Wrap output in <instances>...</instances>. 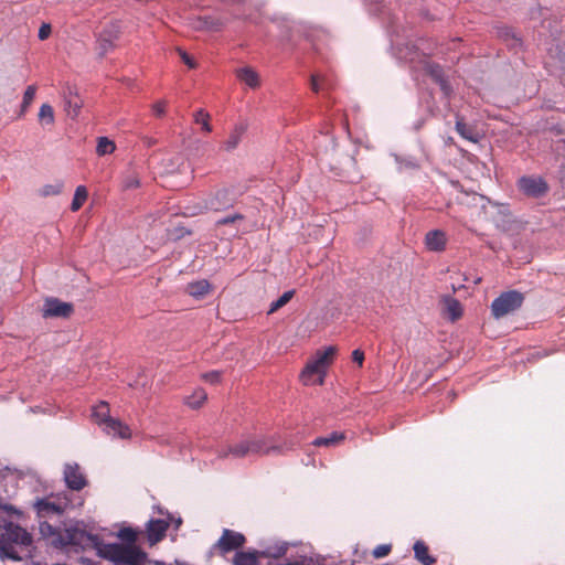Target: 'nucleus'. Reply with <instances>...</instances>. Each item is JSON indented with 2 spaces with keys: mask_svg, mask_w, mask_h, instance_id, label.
<instances>
[{
  "mask_svg": "<svg viewBox=\"0 0 565 565\" xmlns=\"http://www.w3.org/2000/svg\"><path fill=\"white\" fill-rule=\"evenodd\" d=\"M35 93H36V87L34 85H30L25 88L24 94H23L22 104H21V109L19 113L20 118L25 115L30 105L33 103Z\"/></svg>",
  "mask_w": 565,
  "mask_h": 565,
  "instance_id": "cd10ccee",
  "label": "nucleus"
},
{
  "mask_svg": "<svg viewBox=\"0 0 565 565\" xmlns=\"http://www.w3.org/2000/svg\"><path fill=\"white\" fill-rule=\"evenodd\" d=\"M391 550L392 546L390 544H381L373 550L372 555L375 558H382L387 556L391 553Z\"/></svg>",
  "mask_w": 565,
  "mask_h": 565,
  "instance_id": "e433bc0d",
  "label": "nucleus"
},
{
  "mask_svg": "<svg viewBox=\"0 0 565 565\" xmlns=\"http://www.w3.org/2000/svg\"><path fill=\"white\" fill-rule=\"evenodd\" d=\"M116 150V145L107 137H99L97 139L96 152L98 156L110 154Z\"/></svg>",
  "mask_w": 565,
  "mask_h": 565,
  "instance_id": "c85d7f7f",
  "label": "nucleus"
},
{
  "mask_svg": "<svg viewBox=\"0 0 565 565\" xmlns=\"http://www.w3.org/2000/svg\"><path fill=\"white\" fill-rule=\"evenodd\" d=\"M139 185H140V182H139L138 178H136V177H131V178L127 179L125 182L126 189L138 188Z\"/></svg>",
  "mask_w": 565,
  "mask_h": 565,
  "instance_id": "a18cd8bd",
  "label": "nucleus"
},
{
  "mask_svg": "<svg viewBox=\"0 0 565 565\" xmlns=\"http://www.w3.org/2000/svg\"><path fill=\"white\" fill-rule=\"evenodd\" d=\"M87 189L84 185H78L75 190V194L71 204V210L73 212L78 211L87 200Z\"/></svg>",
  "mask_w": 565,
  "mask_h": 565,
  "instance_id": "bb28decb",
  "label": "nucleus"
},
{
  "mask_svg": "<svg viewBox=\"0 0 565 565\" xmlns=\"http://www.w3.org/2000/svg\"><path fill=\"white\" fill-rule=\"evenodd\" d=\"M202 379L205 382H209L211 384H217L221 381V372L220 371H211L202 374Z\"/></svg>",
  "mask_w": 565,
  "mask_h": 565,
  "instance_id": "4c0bfd02",
  "label": "nucleus"
},
{
  "mask_svg": "<svg viewBox=\"0 0 565 565\" xmlns=\"http://www.w3.org/2000/svg\"><path fill=\"white\" fill-rule=\"evenodd\" d=\"M561 81L565 84V72L559 75Z\"/></svg>",
  "mask_w": 565,
  "mask_h": 565,
  "instance_id": "8fccbe9b",
  "label": "nucleus"
},
{
  "mask_svg": "<svg viewBox=\"0 0 565 565\" xmlns=\"http://www.w3.org/2000/svg\"><path fill=\"white\" fill-rule=\"evenodd\" d=\"M347 436L342 431H332L329 436L317 437L312 445L316 447H335L345 440Z\"/></svg>",
  "mask_w": 565,
  "mask_h": 565,
  "instance_id": "a211bd4d",
  "label": "nucleus"
},
{
  "mask_svg": "<svg viewBox=\"0 0 565 565\" xmlns=\"http://www.w3.org/2000/svg\"><path fill=\"white\" fill-rule=\"evenodd\" d=\"M456 131L462 137L463 139L471 141V142H478L479 141V134L475 129V127L468 125L463 117L457 115L456 116Z\"/></svg>",
  "mask_w": 565,
  "mask_h": 565,
  "instance_id": "dca6fc26",
  "label": "nucleus"
},
{
  "mask_svg": "<svg viewBox=\"0 0 565 565\" xmlns=\"http://www.w3.org/2000/svg\"><path fill=\"white\" fill-rule=\"evenodd\" d=\"M109 412L110 411H109L108 403L100 402L99 404H97L96 406L93 407L92 416L96 424L104 425L105 423L108 422V419L111 418V416L109 415Z\"/></svg>",
  "mask_w": 565,
  "mask_h": 565,
  "instance_id": "412c9836",
  "label": "nucleus"
},
{
  "mask_svg": "<svg viewBox=\"0 0 565 565\" xmlns=\"http://www.w3.org/2000/svg\"><path fill=\"white\" fill-rule=\"evenodd\" d=\"M98 554L118 565H142L147 558V554L134 544H103L98 548Z\"/></svg>",
  "mask_w": 565,
  "mask_h": 565,
  "instance_id": "7ed1b4c3",
  "label": "nucleus"
},
{
  "mask_svg": "<svg viewBox=\"0 0 565 565\" xmlns=\"http://www.w3.org/2000/svg\"><path fill=\"white\" fill-rule=\"evenodd\" d=\"M271 451H280V447L268 445V439L265 437H247L233 445L218 449L217 458L225 459L228 456L246 458L268 455Z\"/></svg>",
  "mask_w": 565,
  "mask_h": 565,
  "instance_id": "f257e3e1",
  "label": "nucleus"
},
{
  "mask_svg": "<svg viewBox=\"0 0 565 565\" xmlns=\"http://www.w3.org/2000/svg\"><path fill=\"white\" fill-rule=\"evenodd\" d=\"M320 82H323V79H321L320 76H318V75L311 76V89L315 93H318L322 88V85L320 84Z\"/></svg>",
  "mask_w": 565,
  "mask_h": 565,
  "instance_id": "79ce46f5",
  "label": "nucleus"
},
{
  "mask_svg": "<svg viewBox=\"0 0 565 565\" xmlns=\"http://www.w3.org/2000/svg\"><path fill=\"white\" fill-rule=\"evenodd\" d=\"M117 535L124 542L122 544L137 545L138 533L132 527H122Z\"/></svg>",
  "mask_w": 565,
  "mask_h": 565,
  "instance_id": "c756f323",
  "label": "nucleus"
},
{
  "mask_svg": "<svg viewBox=\"0 0 565 565\" xmlns=\"http://www.w3.org/2000/svg\"><path fill=\"white\" fill-rule=\"evenodd\" d=\"M502 36H503V38H504V40H507V41L511 40V44H510V45H511V46H513V47H515V46H518V45H521V41H520V39H519V38H516V36L514 35V33H512V31H511V30H509V29L504 30V32L502 33Z\"/></svg>",
  "mask_w": 565,
  "mask_h": 565,
  "instance_id": "ea45409f",
  "label": "nucleus"
},
{
  "mask_svg": "<svg viewBox=\"0 0 565 565\" xmlns=\"http://www.w3.org/2000/svg\"><path fill=\"white\" fill-rule=\"evenodd\" d=\"M39 121L42 126H52L54 124V110L49 104H43L39 110Z\"/></svg>",
  "mask_w": 565,
  "mask_h": 565,
  "instance_id": "393cba45",
  "label": "nucleus"
},
{
  "mask_svg": "<svg viewBox=\"0 0 565 565\" xmlns=\"http://www.w3.org/2000/svg\"><path fill=\"white\" fill-rule=\"evenodd\" d=\"M415 558L423 565H434L436 558L429 555L428 546L423 541L415 542L414 546Z\"/></svg>",
  "mask_w": 565,
  "mask_h": 565,
  "instance_id": "6ab92c4d",
  "label": "nucleus"
},
{
  "mask_svg": "<svg viewBox=\"0 0 565 565\" xmlns=\"http://www.w3.org/2000/svg\"><path fill=\"white\" fill-rule=\"evenodd\" d=\"M40 532L44 537H61L58 529L54 527L46 521L40 523Z\"/></svg>",
  "mask_w": 565,
  "mask_h": 565,
  "instance_id": "f704fd0d",
  "label": "nucleus"
},
{
  "mask_svg": "<svg viewBox=\"0 0 565 565\" xmlns=\"http://www.w3.org/2000/svg\"><path fill=\"white\" fill-rule=\"evenodd\" d=\"M244 130L241 127H236L230 135L228 139L225 141L226 150H233L237 147L241 141V137Z\"/></svg>",
  "mask_w": 565,
  "mask_h": 565,
  "instance_id": "2f4dec72",
  "label": "nucleus"
},
{
  "mask_svg": "<svg viewBox=\"0 0 565 565\" xmlns=\"http://www.w3.org/2000/svg\"><path fill=\"white\" fill-rule=\"evenodd\" d=\"M236 202V196L230 189L221 188L212 191L203 199L200 206V213L205 211L222 212L232 207Z\"/></svg>",
  "mask_w": 565,
  "mask_h": 565,
  "instance_id": "0eeeda50",
  "label": "nucleus"
},
{
  "mask_svg": "<svg viewBox=\"0 0 565 565\" xmlns=\"http://www.w3.org/2000/svg\"><path fill=\"white\" fill-rule=\"evenodd\" d=\"M524 296L518 290L502 292L491 303V313L495 319L514 312L523 305Z\"/></svg>",
  "mask_w": 565,
  "mask_h": 565,
  "instance_id": "423d86ee",
  "label": "nucleus"
},
{
  "mask_svg": "<svg viewBox=\"0 0 565 565\" xmlns=\"http://www.w3.org/2000/svg\"><path fill=\"white\" fill-rule=\"evenodd\" d=\"M235 74H236V77L242 83L246 84L248 87H250L253 89L259 87V85H260V79H259L258 73L249 66H244V67L237 68L235 71Z\"/></svg>",
  "mask_w": 565,
  "mask_h": 565,
  "instance_id": "2eb2a0df",
  "label": "nucleus"
},
{
  "mask_svg": "<svg viewBox=\"0 0 565 565\" xmlns=\"http://www.w3.org/2000/svg\"><path fill=\"white\" fill-rule=\"evenodd\" d=\"M245 218V216L241 213H235V214H232V215H228V216H225V217H222L220 220L216 221L215 225L216 226H224V225H228V224H234L238 221H243Z\"/></svg>",
  "mask_w": 565,
  "mask_h": 565,
  "instance_id": "c9c22d12",
  "label": "nucleus"
},
{
  "mask_svg": "<svg viewBox=\"0 0 565 565\" xmlns=\"http://www.w3.org/2000/svg\"><path fill=\"white\" fill-rule=\"evenodd\" d=\"M63 190V182L56 181L53 184H45L40 189V194L44 198L51 195H58Z\"/></svg>",
  "mask_w": 565,
  "mask_h": 565,
  "instance_id": "7c9ffc66",
  "label": "nucleus"
},
{
  "mask_svg": "<svg viewBox=\"0 0 565 565\" xmlns=\"http://www.w3.org/2000/svg\"><path fill=\"white\" fill-rule=\"evenodd\" d=\"M205 24H206V28L207 29H211V30H218L222 25H223V22H209L207 20H205Z\"/></svg>",
  "mask_w": 565,
  "mask_h": 565,
  "instance_id": "49530a36",
  "label": "nucleus"
},
{
  "mask_svg": "<svg viewBox=\"0 0 565 565\" xmlns=\"http://www.w3.org/2000/svg\"><path fill=\"white\" fill-rule=\"evenodd\" d=\"M168 522L160 519H152L147 523V535L148 541L151 544H156L163 540L168 530Z\"/></svg>",
  "mask_w": 565,
  "mask_h": 565,
  "instance_id": "f8f14e48",
  "label": "nucleus"
},
{
  "mask_svg": "<svg viewBox=\"0 0 565 565\" xmlns=\"http://www.w3.org/2000/svg\"><path fill=\"white\" fill-rule=\"evenodd\" d=\"M84 504V498L78 494L61 492L47 498L38 499L33 507L39 518L61 515L67 509L78 508Z\"/></svg>",
  "mask_w": 565,
  "mask_h": 565,
  "instance_id": "39448f33",
  "label": "nucleus"
},
{
  "mask_svg": "<svg viewBox=\"0 0 565 565\" xmlns=\"http://www.w3.org/2000/svg\"><path fill=\"white\" fill-rule=\"evenodd\" d=\"M74 312L71 302H65L55 297H49L44 300L42 308L43 318H68Z\"/></svg>",
  "mask_w": 565,
  "mask_h": 565,
  "instance_id": "9d476101",
  "label": "nucleus"
},
{
  "mask_svg": "<svg viewBox=\"0 0 565 565\" xmlns=\"http://www.w3.org/2000/svg\"><path fill=\"white\" fill-rule=\"evenodd\" d=\"M352 360L353 362L358 363L359 366H362L363 364V361H364V352L356 349L352 352Z\"/></svg>",
  "mask_w": 565,
  "mask_h": 565,
  "instance_id": "37998d69",
  "label": "nucleus"
},
{
  "mask_svg": "<svg viewBox=\"0 0 565 565\" xmlns=\"http://www.w3.org/2000/svg\"><path fill=\"white\" fill-rule=\"evenodd\" d=\"M211 285L206 279L192 281L186 285L185 291L194 297L202 298L210 292Z\"/></svg>",
  "mask_w": 565,
  "mask_h": 565,
  "instance_id": "aec40b11",
  "label": "nucleus"
},
{
  "mask_svg": "<svg viewBox=\"0 0 565 565\" xmlns=\"http://www.w3.org/2000/svg\"><path fill=\"white\" fill-rule=\"evenodd\" d=\"M206 398V392L202 388H199L194 391L192 395L186 397L185 404L193 409H198L205 403Z\"/></svg>",
  "mask_w": 565,
  "mask_h": 565,
  "instance_id": "5701e85b",
  "label": "nucleus"
},
{
  "mask_svg": "<svg viewBox=\"0 0 565 565\" xmlns=\"http://www.w3.org/2000/svg\"><path fill=\"white\" fill-rule=\"evenodd\" d=\"M445 310L451 321L458 320L462 316L461 303L455 298H447Z\"/></svg>",
  "mask_w": 565,
  "mask_h": 565,
  "instance_id": "4be33fe9",
  "label": "nucleus"
},
{
  "mask_svg": "<svg viewBox=\"0 0 565 565\" xmlns=\"http://www.w3.org/2000/svg\"><path fill=\"white\" fill-rule=\"evenodd\" d=\"M194 120L196 124H201L202 125V129L206 132H211L212 130V127L210 125V115L204 111L203 109H199L195 114H194Z\"/></svg>",
  "mask_w": 565,
  "mask_h": 565,
  "instance_id": "473e14b6",
  "label": "nucleus"
},
{
  "mask_svg": "<svg viewBox=\"0 0 565 565\" xmlns=\"http://www.w3.org/2000/svg\"><path fill=\"white\" fill-rule=\"evenodd\" d=\"M100 45L104 51H106L108 47L113 46V41L110 39L102 38L100 39Z\"/></svg>",
  "mask_w": 565,
  "mask_h": 565,
  "instance_id": "de8ad7c7",
  "label": "nucleus"
},
{
  "mask_svg": "<svg viewBox=\"0 0 565 565\" xmlns=\"http://www.w3.org/2000/svg\"><path fill=\"white\" fill-rule=\"evenodd\" d=\"M286 552H287V546L285 544H280L275 547L270 546V547L262 551L263 557H274V558L281 557L282 555L286 554Z\"/></svg>",
  "mask_w": 565,
  "mask_h": 565,
  "instance_id": "72a5a7b5",
  "label": "nucleus"
},
{
  "mask_svg": "<svg viewBox=\"0 0 565 565\" xmlns=\"http://www.w3.org/2000/svg\"><path fill=\"white\" fill-rule=\"evenodd\" d=\"M447 236L441 230H433L425 235V245L428 250L443 252L446 248Z\"/></svg>",
  "mask_w": 565,
  "mask_h": 565,
  "instance_id": "ddd939ff",
  "label": "nucleus"
},
{
  "mask_svg": "<svg viewBox=\"0 0 565 565\" xmlns=\"http://www.w3.org/2000/svg\"><path fill=\"white\" fill-rule=\"evenodd\" d=\"M33 540L31 534L22 526L9 522L0 534V556L12 561H20L15 546H30Z\"/></svg>",
  "mask_w": 565,
  "mask_h": 565,
  "instance_id": "20e7f679",
  "label": "nucleus"
},
{
  "mask_svg": "<svg viewBox=\"0 0 565 565\" xmlns=\"http://www.w3.org/2000/svg\"><path fill=\"white\" fill-rule=\"evenodd\" d=\"M51 32H52V28L49 23H43L40 29H39V39L41 41H44L46 40L50 35H51Z\"/></svg>",
  "mask_w": 565,
  "mask_h": 565,
  "instance_id": "a19ab883",
  "label": "nucleus"
},
{
  "mask_svg": "<svg viewBox=\"0 0 565 565\" xmlns=\"http://www.w3.org/2000/svg\"><path fill=\"white\" fill-rule=\"evenodd\" d=\"M519 190L529 198H542L548 191L547 183L539 177H522L518 181Z\"/></svg>",
  "mask_w": 565,
  "mask_h": 565,
  "instance_id": "9b49d317",
  "label": "nucleus"
},
{
  "mask_svg": "<svg viewBox=\"0 0 565 565\" xmlns=\"http://www.w3.org/2000/svg\"><path fill=\"white\" fill-rule=\"evenodd\" d=\"M2 509L9 513L19 514V511L13 505L4 504Z\"/></svg>",
  "mask_w": 565,
  "mask_h": 565,
  "instance_id": "09e8293b",
  "label": "nucleus"
},
{
  "mask_svg": "<svg viewBox=\"0 0 565 565\" xmlns=\"http://www.w3.org/2000/svg\"><path fill=\"white\" fill-rule=\"evenodd\" d=\"M64 482L71 491L79 492L88 484V480L78 463H65L63 469Z\"/></svg>",
  "mask_w": 565,
  "mask_h": 565,
  "instance_id": "1a4fd4ad",
  "label": "nucleus"
},
{
  "mask_svg": "<svg viewBox=\"0 0 565 565\" xmlns=\"http://www.w3.org/2000/svg\"><path fill=\"white\" fill-rule=\"evenodd\" d=\"M103 426L107 435L118 436L122 439H128L131 436L130 428L119 419H115L111 417Z\"/></svg>",
  "mask_w": 565,
  "mask_h": 565,
  "instance_id": "4468645a",
  "label": "nucleus"
},
{
  "mask_svg": "<svg viewBox=\"0 0 565 565\" xmlns=\"http://www.w3.org/2000/svg\"><path fill=\"white\" fill-rule=\"evenodd\" d=\"M428 72H429L430 76L434 78V81L437 82L440 85V87L445 92V94H449L450 87H449L448 83L444 78V74H443L441 67L439 65H437V64L429 65Z\"/></svg>",
  "mask_w": 565,
  "mask_h": 565,
  "instance_id": "a878e982",
  "label": "nucleus"
},
{
  "mask_svg": "<svg viewBox=\"0 0 565 565\" xmlns=\"http://www.w3.org/2000/svg\"><path fill=\"white\" fill-rule=\"evenodd\" d=\"M246 537L243 533L224 529L221 537L214 544V548L221 554L226 555L244 546Z\"/></svg>",
  "mask_w": 565,
  "mask_h": 565,
  "instance_id": "6e6552de",
  "label": "nucleus"
},
{
  "mask_svg": "<svg viewBox=\"0 0 565 565\" xmlns=\"http://www.w3.org/2000/svg\"><path fill=\"white\" fill-rule=\"evenodd\" d=\"M263 557L262 551H239L233 557V565H258L259 558Z\"/></svg>",
  "mask_w": 565,
  "mask_h": 565,
  "instance_id": "f3484780",
  "label": "nucleus"
},
{
  "mask_svg": "<svg viewBox=\"0 0 565 565\" xmlns=\"http://www.w3.org/2000/svg\"><path fill=\"white\" fill-rule=\"evenodd\" d=\"M335 354L337 348L332 345L323 350H318L300 373L302 384L322 385L327 370L333 363Z\"/></svg>",
  "mask_w": 565,
  "mask_h": 565,
  "instance_id": "f03ea898",
  "label": "nucleus"
},
{
  "mask_svg": "<svg viewBox=\"0 0 565 565\" xmlns=\"http://www.w3.org/2000/svg\"><path fill=\"white\" fill-rule=\"evenodd\" d=\"M167 102L159 100L152 105V111L156 116L162 117L166 114Z\"/></svg>",
  "mask_w": 565,
  "mask_h": 565,
  "instance_id": "58836bf2",
  "label": "nucleus"
},
{
  "mask_svg": "<svg viewBox=\"0 0 565 565\" xmlns=\"http://www.w3.org/2000/svg\"><path fill=\"white\" fill-rule=\"evenodd\" d=\"M296 290L294 289L285 291L277 300L270 303L267 313L273 315L274 312L285 307L294 298Z\"/></svg>",
  "mask_w": 565,
  "mask_h": 565,
  "instance_id": "b1692460",
  "label": "nucleus"
},
{
  "mask_svg": "<svg viewBox=\"0 0 565 565\" xmlns=\"http://www.w3.org/2000/svg\"><path fill=\"white\" fill-rule=\"evenodd\" d=\"M180 56L182 58V61L190 67V68H195L196 67V64L195 62L193 61V58L185 52H181L180 53Z\"/></svg>",
  "mask_w": 565,
  "mask_h": 565,
  "instance_id": "c03bdc74",
  "label": "nucleus"
}]
</instances>
